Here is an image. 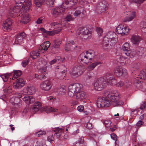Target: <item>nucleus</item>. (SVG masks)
Returning <instances> with one entry per match:
<instances>
[{
    "instance_id": "26",
    "label": "nucleus",
    "mask_w": 146,
    "mask_h": 146,
    "mask_svg": "<svg viewBox=\"0 0 146 146\" xmlns=\"http://www.w3.org/2000/svg\"><path fill=\"white\" fill-rule=\"evenodd\" d=\"M40 52H41L40 51H32L30 53V57L33 59H36L39 56Z\"/></svg>"
},
{
    "instance_id": "55",
    "label": "nucleus",
    "mask_w": 146,
    "mask_h": 146,
    "mask_svg": "<svg viewBox=\"0 0 146 146\" xmlns=\"http://www.w3.org/2000/svg\"><path fill=\"white\" fill-rule=\"evenodd\" d=\"M104 124L106 127L109 129V127H110V124L108 121L106 120L104 121Z\"/></svg>"
},
{
    "instance_id": "39",
    "label": "nucleus",
    "mask_w": 146,
    "mask_h": 146,
    "mask_svg": "<svg viewBox=\"0 0 146 146\" xmlns=\"http://www.w3.org/2000/svg\"><path fill=\"white\" fill-rule=\"evenodd\" d=\"M123 27V25H119L116 28L115 31L118 34H121L122 29Z\"/></svg>"
},
{
    "instance_id": "35",
    "label": "nucleus",
    "mask_w": 146,
    "mask_h": 146,
    "mask_svg": "<svg viewBox=\"0 0 146 146\" xmlns=\"http://www.w3.org/2000/svg\"><path fill=\"white\" fill-rule=\"evenodd\" d=\"M13 73L9 74H5L0 75V77L2 78L4 82H6L7 81L9 77Z\"/></svg>"
},
{
    "instance_id": "64",
    "label": "nucleus",
    "mask_w": 146,
    "mask_h": 146,
    "mask_svg": "<svg viewBox=\"0 0 146 146\" xmlns=\"http://www.w3.org/2000/svg\"><path fill=\"white\" fill-rule=\"evenodd\" d=\"M141 27H143V29H146V22H143L141 23Z\"/></svg>"
},
{
    "instance_id": "12",
    "label": "nucleus",
    "mask_w": 146,
    "mask_h": 146,
    "mask_svg": "<svg viewBox=\"0 0 146 146\" xmlns=\"http://www.w3.org/2000/svg\"><path fill=\"white\" fill-rule=\"evenodd\" d=\"M53 131L55 133L54 136L60 140H63L62 136L63 135L64 129L59 127H55Z\"/></svg>"
},
{
    "instance_id": "34",
    "label": "nucleus",
    "mask_w": 146,
    "mask_h": 146,
    "mask_svg": "<svg viewBox=\"0 0 146 146\" xmlns=\"http://www.w3.org/2000/svg\"><path fill=\"white\" fill-rule=\"evenodd\" d=\"M22 74V72L20 70H13V76L11 79L13 80L17 78L20 76Z\"/></svg>"
},
{
    "instance_id": "38",
    "label": "nucleus",
    "mask_w": 146,
    "mask_h": 146,
    "mask_svg": "<svg viewBox=\"0 0 146 146\" xmlns=\"http://www.w3.org/2000/svg\"><path fill=\"white\" fill-rule=\"evenodd\" d=\"M135 83L137 84V86L139 87L140 88H142L143 87V86L141 85V84H142V86L144 84H145V83L143 82L140 81L138 79H136L135 80Z\"/></svg>"
},
{
    "instance_id": "49",
    "label": "nucleus",
    "mask_w": 146,
    "mask_h": 146,
    "mask_svg": "<svg viewBox=\"0 0 146 146\" xmlns=\"http://www.w3.org/2000/svg\"><path fill=\"white\" fill-rule=\"evenodd\" d=\"M81 139L82 140L79 142H76L75 143H74L73 145L74 146H81V144L83 142V137H82L81 138Z\"/></svg>"
},
{
    "instance_id": "16",
    "label": "nucleus",
    "mask_w": 146,
    "mask_h": 146,
    "mask_svg": "<svg viewBox=\"0 0 146 146\" xmlns=\"http://www.w3.org/2000/svg\"><path fill=\"white\" fill-rule=\"evenodd\" d=\"M25 84L24 80L21 78L17 79L15 83H13V87L15 89H18L20 87L23 86Z\"/></svg>"
},
{
    "instance_id": "20",
    "label": "nucleus",
    "mask_w": 146,
    "mask_h": 146,
    "mask_svg": "<svg viewBox=\"0 0 146 146\" xmlns=\"http://www.w3.org/2000/svg\"><path fill=\"white\" fill-rule=\"evenodd\" d=\"M50 44V42L49 41L44 42L40 45V47L39 48V50L41 52L44 53L45 50H46L48 49Z\"/></svg>"
},
{
    "instance_id": "36",
    "label": "nucleus",
    "mask_w": 146,
    "mask_h": 146,
    "mask_svg": "<svg viewBox=\"0 0 146 146\" xmlns=\"http://www.w3.org/2000/svg\"><path fill=\"white\" fill-rule=\"evenodd\" d=\"M101 64L100 62H96L93 63L88 67V69L89 70H92L97 65Z\"/></svg>"
},
{
    "instance_id": "45",
    "label": "nucleus",
    "mask_w": 146,
    "mask_h": 146,
    "mask_svg": "<svg viewBox=\"0 0 146 146\" xmlns=\"http://www.w3.org/2000/svg\"><path fill=\"white\" fill-rule=\"evenodd\" d=\"M66 88L65 86L64 85L60 86L58 88L57 90L59 91H63L66 90Z\"/></svg>"
},
{
    "instance_id": "27",
    "label": "nucleus",
    "mask_w": 146,
    "mask_h": 146,
    "mask_svg": "<svg viewBox=\"0 0 146 146\" xmlns=\"http://www.w3.org/2000/svg\"><path fill=\"white\" fill-rule=\"evenodd\" d=\"M139 76L137 77L140 79L144 80L146 79V69H143L140 72Z\"/></svg>"
},
{
    "instance_id": "21",
    "label": "nucleus",
    "mask_w": 146,
    "mask_h": 146,
    "mask_svg": "<svg viewBox=\"0 0 146 146\" xmlns=\"http://www.w3.org/2000/svg\"><path fill=\"white\" fill-rule=\"evenodd\" d=\"M110 41V33L108 32L105 36L103 40V47L104 49H106L109 45Z\"/></svg>"
},
{
    "instance_id": "22",
    "label": "nucleus",
    "mask_w": 146,
    "mask_h": 146,
    "mask_svg": "<svg viewBox=\"0 0 146 146\" xmlns=\"http://www.w3.org/2000/svg\"><path fill=\"white\" fill-rule=\"evenodd\" d=\"M142 40V38L139 36L136 35H133L131 38V42L134 44H138Z\"/></svg>"
},
{
    "instance_id": "32",
    "label": "nucleus",
    "mask_w": 146,
    "mask_h": 146,
    "mask_svg": "<svg viewBox=\"0 0 146 146\" xmlns=\"http://www.w3.org/2000/svg\"><path fill=\"white\" fill-rule=\"evenodd\" d=\"M135 12H132L131 13L129 17H126L125 18L124 20V22H126L127 21H130L132 20L135 17Z\"/></svg>"
},
{
    "instance_id": "54",
    "label": "nucleus",
    "mask_w": 146,
    "mask_h": 146,
    "mask_svg": "<svg viewBox=\"0 0 146 146\" xmlns=\"http://www.w3.org/2000/svg\"><path fill=\"white\" fill-rule=\"evenodd\" d=\"M84 107L83 106H78L77 108V110L79 112H81L84 110Z\"/></svg>"
},
{
    "instance_id": "48",
    "label": "nucleus",
    "mask_w": 146,
    "mask_h": 146,
    "mask_svg": "<svg viewBox=\"0 0 146 146\" xmlns=\"http://www.w3.org/2000/svg\"><path fill=\"white\" fill-rule=\"evenodd\" d=\"M117 39H111V40H110L111 42L110 44V45L111 46H114L115 45L117 42Z\"/></svg>"
},
{
    "instance_id": "62",
    "label": "nucleus",
    "mask_w": 146,
    "mask_h": 146,
    "mask_svg": "<svg viewBox=\"0 0 146 146\" xmlns=\"http://www.w3.org/2000/svg\"><path fill=\"white\" fill-rule=\"evenodd\" d=\"M145 103L143 102L142 104H141L140 107V108L141 110H143L144 109L145 107Z\"/></svg>"
},
{
    "instance_id": "31",
    "label": "nucleus",
    "mask_w": 146,
    "mask_h": 146,
    "mask_svg": "<svg viewBox=\"0 0 146 146\" xmlns=\"http://www.w3.org/2000/svg\"><path fill=\"white\" fill-rule=\"evenodd\" d=\"M66 107L63 106L59 108V111L57 113V114L63 115L66 113Z\"/></svg>"
},
{
    "instance_id": "24",
    "label": "nucleus",
    "mask_w": 146,
    "mask_h": 146,
    "mask_svg": "<svg viewBox=\"0 0 146 146\" xmlns=\"http://www.w3.org/2000/svg\"><path fill=\"white\" fill-rule=\"evenodd\" d=\"M23 100L27 104L33 103L35 101V99L32 96H25L23 98Z\"/></svg>"
},
{
    "instance_id": "30",
    "label": "nucleus",
    "mask_w": 146,
    "mask_h": 146,
    "mask_svg": "<svg viewBox=\"0 0 146 146\" xmlns=\"http://www.w3.org/2000/svg\"><path fill=\"white\" fill-rule=\"evenodd\" d=\"M44 110L47 113H49L51 112H57L58 111V109L49 106L45 107Z\"/></svg>"
},
{
    "instance_id": "5",
    "label": "nucleus",
    "mask_w": 146,
    "mask_h": 146,
    "mask_svg": "<svg viewBox=\"0 0 146 146\" xmlns=\"http://www.w3.org/2000/svg\"><path fill=\"white\" fill-rule=\"evenodd\" d=\"M64 27H66V25H62V23L53 22L50 23L48 29L51 31L52 36L58 33Z\"/></svg>"
},
{
    "instance_id": "41",
    "label": "nucleus",
    "mask_w": 146,
    "mask_h": 146,
    "mask_svg": "<svg viewBox=\"0 0 146 146\" xmlns=\"http://www.w3.org/2000/svg\"><path fill=\"white\" fill-rule=\"evenodd\" d=\"M116 84V81L113 75L110 74V85H115Z\"/></svg>"
},
{
    "instance_id": "42",
    "label": "nucleus",
    "mask_w": 146,
    "mask_h": 146,
    "mask_svg": "<svg viewBox=\"0 0 146 146\" xmlns=\"http://www.w3.org/2000/svg\"><path fill=\"white\" fill-rule=\"evenodd\" d=\"M25 90L27 91H35L36 90V89L34 86L30 85L28 86L25 88Z\"/></svg>"
},
{
    "instance_id": "4",
    "label": "nucleus",
    "mask_w": 146,
    "mask_h": 146,
    "mask_svg": "<svg viewBox=\"0 0 146 146\" xmlns=\"http://www.w3.org/2000/svg\"><path fill=\"white\" fill-rule=\"evenodd\" d=\"M77 1V0H67L64 1L62 5L59 7H56L52 10L51 14L54 17H56L59 15L61 13L63 12L65 10V8H63L64 4L69 5L68 7L70 8L75 5Z\"/></svg>"
},
{
    "instance_id": "23",
    "label": "nucleus",
    "mask_w": 146,
    "mask_h": 146,
    "mask_svg": "<svg viewBox=\"0 0 146 146\" xmlns=\"http://www.w3.org/2000/svg\"><path fill=\"white\" fill-rule=\"evenodd\" d=\"M60 70V76H59V78L60 79H62L64 78L65 76L66 71V68L64 66L62 65L59 68Z\"/></svg>"
},
{
    "instance_id": "37",
    "label": "nucleus",
    "mask_w": 146,
    "mask_h": 146,
    "mask_svg": "<svg viewBox=\"0 0 146 146\" xmlns=\"http://www.w3.org/2000/svg\"><path fill=\"white\" fill-rule=\"evenodd\" d=\"M26 34L24 32H22L18 34L17 36V37L19 38V42H23V39L25 37Z\"/></svg>"
},
{
    "instance_id": "59",
    "label": "nucleus",
    "mask_w": 146,
    "mask_h": 146,
    "mask_svg": "<svg viewBox=\"0 0 146 146\" xmlns=\"http://www.w3.org/2000/svg\"><path fill=\"white\" fill-rule=\"evenodd\" d=\"M117 128V127L115 125H113V126L111 125V127H110V130L113 132Z\"/></svg>"
},
{
    "instance_id": "50",
    "label": "nucleus",
    "mask_w": 146,
    "mask_h": 146,
    "mask_svg": "<svg viewBox=\"0 0 146 146\" xmlns=\"http://www.w3.org/2000/svg\"><path fill=\"white\" fill-rule=\"evenodd\" d=\"M29 61L28 59H25L23 61L22 65L23 67H25V66L28 64Z\"/></svg>"
},
{
    "instance_id": "47",
    "label": "nucleus",
    "mask_w": 146,
    "mask_h": 146,
    "mask_svg": "<svg viewBox=\"0 0 146 146\" xmlns=\"http://www.w3.org/2000/svg\"><path fill=\"white\" fill-rule=\"evenodd\" d=\"M46 133V132L44 131L41 130L36 133H35V135H38V137H40V135H44Z\"/></svg>"
},
{
    "instance_id": "28",
    "label": "nucleus",
    "mask_w": 146,
    "mask_h": 146,
    "mask_svg": "<svg viewBox=\"0 0 146 146\" xmlns=\"http://www.w3.org/2000/svg\"><path fill=\"white\" fill-rule=\"evenodd\" d=\"M75 94L77 99L81 100L84 98L85 93L84 92H76Z\"/></svg>"
},
{
    "instance_id": "33",
    "label": "nucleus",
    "mask_w": 146,
    "mask_h": 146,
    "mask_svg": "<svg viewBox=\"0 0 146 146\" xmlns=\"http://www.w3.org/2000/svg\"><path fill=\"white\" fill-rule=\"evenodd\" d=\"M40 30L42 32L43 35L45 37H46L47 36H52L51 31H46L44 28H41L40 29Z\"/></svg>"
},
{
    "instance_id": "3",
    "label": "nucleus",
    "mask_w": 146,
    "mask_h": 146,
    "mask_svg": "<svg viewBox=\"0 0 146 146\" xmlns=\"http://www.w3.org/2000/svg\"><path fill=\"white\" fill-rule=\"evenodd\" d=\"M109 74H105L103 77L98 78L95 81L94 89L95 90H102L108 84Z\"/></svg>"
},
{
    "instance_id": "29",
    "label": "nucleus",
    "mask_w": 146,
    "mask_h": 146,
    "mask_svg": "<svg viewBox=\"0 0 146 146\" xmlns=\"http://www.w3.org/2000/svg\"><path fill=\"white\" fill-rule=\"evenodd\" d=\"M70 44L73 45H75V46L73 47L74 48H76L77 47V45L75 44V43L74 41L72 40H70L67 42L65 45V50H66L68 51L70 50Z\"/></svg>"
},
{
    "instance_id": "17",
    "label": "nucleus",
    "mask_w": 146,
    "mask_h": 146,
    "mask_svg": "<svg viewBox=\"0 0 146 146\" xmlns=\"http://www.w3.org/2000/svg\"><path fill=\"white\" fill-rule=\"evenodd\" d=\"M12 21L9 18L6 20L4 22L3 26V29L4 30L9 31L11 28Z\"/></svg>"
},
{
    "instance_id": "52",
    "label": "nucleus",
    "mask_w": 146,
    "mask_h": 146,
    "mask_svg": "<svg viewBox=\"0 0 146 146\" xmlns=\"http://www.w3.org/2000/svg\"><path fill=\"white\" fill-rule=\"evenodd\" d=\"M73 19L72 17L70 15H68L66 18L65 20L67 21H71L73 20Z\"/></svg>"
},
{
    "instance_id": "46",
    "label": "nucleus",
    "mask_w": 146,
    "mask_h": 146,
    "mask_svg": "<svg viewBox=\"0 0 146 146\" xmlns=\"http://www.w3.org/2000/svg\"><path fill=\"white\" fill-rule=\"evenodd\" d=\"M111 138L115 141V144H116V141L117 139V136L114 133H112L110 135Z\"/></svg>"
},
{
    "instance_id": "60",
    "label": "nucleus",
    "mask_w": 146,
    "mask_h": 146,
    "mask_svg": "<svg viewBox=\"0 0 146 146\" xmlns=\"http://www.w3.org/2000/svg\"><path fill=\"white\" fill-rule=\"evenodd\" d=\"M123 82L122 81H120L117 83L116 84V86L118 87H121L122 86H123Z\"/></svg>"
},
{
    "instance_id": "18",
    "label": "nucleus",
    "mask_w": 146,
    "mask_h": 146,
    "mask_svg": "<svg viewBox=\"0 0 146 146\" xmlns=\"http://www.w3.org/2000/svg\"><path fill=\"white\" fill-rule=\"evenodd\" d=\"M110 98V102H111L110 105L112 104L113 106H116L117 102L119 99V94L116 93L113 94L111 95Z\"/></svg>"
},
{
    "instance_id": "7",
    "label": "nucleus",
    "mask_w": 146,
    "mask_h": 146,
    "mask_svg": "<svg viewBox=\"0 0 146 146\" xmlns=\"http://www.w3.org/2000/svg\"><path fill=\"white\" fill-rule=\"evenodd\" d=\"M130 44L128 42L125 43L122 46V50L123 53L127 56L133 58L136 55L137 52L134 50H131Z\"/></svg>"
},
{
    "instance_id": "1",
    "label": "nucleus",
    "mask_w": 146,
    "mask_h": 146,
    "mask_svg": "<svg viewBox=\"0 0 146 146\" xmlns=\"http://www.w3.org/2000/svg\"><path fill=\"white\" fill-rule=\"evenodd\" d=\"M94 56V52L92 50H88L81 53L78 59V61L81 62V64L76 66L73 68L71 72L72 77L74 78L80 75L83 72L82 70L85 68V65L91 62V60Z\"/></svg>"
},
{
    "instance_id": "25",
    "label": "nucleus",
    "mask_w": 146,
    "mask_h": 146,
    "mask_svg": "<svg viewBox=\"0 0 146 146\" xmlns=\"http://www.w3.org/2000/svg\"><path fill=\"white\" fill-rule=\"evenodd\" d=\"M18 94H19V95L15 97H15H13L10 100V102L11 103L13 104L16 105L17 104V103H16L15 101L16 100H17L18 102H19L20 100L19 98L21 97L22 96L20 94H19L17 93V95Z\"/></svg>"
},
{
    "instance_id": "9",
    "label": "nucleus",
    "mask_w": 146,
    "mask_h": 146,
    "mask_svg": "<svg viewBox=\"0 0 146 146\" xmlns=\"http://www.w3.org/2000/svg\"><path fill=\"white\" fill-rule=\"evenodd\" d=\"M26 0H15L16 6L13 8H11L9 11V13L13 14L19 12L20 7L22 5Z\"/></svg>"
},
{
    "instance_id": "13",
    "label": "nucleus",
    "mask_w": 146,
    "mask_h": 146,
    "mask_svg": "<svg viewBox=\"0 0 146 146\" xmlns=\"http://www.w3.org/2000/svg\"><path fill=\"white\" fill-rule=\"evenodd\" d=\"M52 86L51 82L49 80H46L42 82L40 84L41 88L44 90L48 91Z\"/></svg>"
},
{
    "instance_id": "43",
    "label": "nucleus",
    "mask_w": 146,
    "mask_h": 146,
    "mask_svg": "<svg viewBox=\"0 0 146 146\" xmlns=\"http://www.w3.org/2000/svg\"><path fill=\"white\" fill-rule=\"evenodd\" d=\"M118 37L116 33L114 31L111 32L110 31V39H117Z\"/></svg>"
},
{
    "instance_id": "57",
    "label": "nucleus",
    "mask_w": 146,
    "mask_h": 146,
    "mask_svg": "<svg viewBox=\"0 0 146 146\" xmlns=\"http://www.w3.org/2000/svg\"><path fill=\"white\" fill-rule=\"evenodd\" d=\"M47 140L48 141L50 142L53 141L54 140V138L53 136V135H52L48 136L47 138Z\"/></svg>"
},
{
    "instance_id": "15",
    "label": "nucleus",
    "mask_w": 146,
    "mask_h": 146,
    "mask_svg": "<svg viewBox=\"0 0 146 146\" xmlns=\"http://www.w3.org/2000/svg\"><path fill=\"white\" fill-rule=\"evenodd\" d=\"M82 85L78 83H75L69 85L68 87L69 91H81V88Z\"/></svg>"
},
{
    "instance_id": "53",
    "label": "nucleus",
    "mask_w": 146,
    "mask_h": 146,
    "mask_svg": "<svg viewBox=\"0 0 146 146\" xmlns=\"http://www.w3.org/2000/svg\"><path fill=\"white\" fill-rule=\"evenodd\" d=\"M81 13L80 11V10H77L75 11L73 13V15L74 17H77Z\"/></svg>"
},
{
    "instance_id": "8",
    "label": "nucleus",
    "mask_w": 146,
    "mask_h": 146,
    "mask_svg": "<svg viewBox=\"0 0 146 146\" xmlns=\"http://www.w3.org/2000/svg\"><path fill=\"white\" fill-rule=\"evenodd\" d=\"M80 32V34H81L83 38L84 39L90 38L91 36V32L86 27H81L79 29Z\"/></svg>"
},
{
    "instance_id": "2",
    "label": "nucleus",
    "mask_w": 146,
    "mask_h": 146,
    "mask_svg": "<svg viewBox=\"0 0 146 146\" xmlns=\"http://www.w3.org/2000/svg\"><path fill=\"white\" fill-rule=\"evenodd\" d=\"M31 5V0H28L19 12L17 13H14L13 14L9 13V15L12 17L14 16L18 17V16H21V22L24 24L27 23L29 22L30 20L29 15L27 12L30 10Z\"/></svg>"
},
{
    "instance_id": "51",
    "label": "nucleus",
    "mask_w": 146,
    "mask_h": 146,
    "mask_svg": "<svg viewBox=\"0 0 146 146\" xmlns=\"http://www.w3.org/2000/svg\"><path fill=\"white\" fill-rule=\"evenodd\" d=\"M62 42V41L60 39H57L55 40L54 41V43L56 46H58L60 45Z\"/></svg>"
},
{
    "instance_id": "40",
    "label": "nucleus",
    "mask_w": 146,
    "mask_h": 146,
    "mask_svg": "<svg viewBox=\"0 0 146 146\" xmlns=\"http://www.w3.org/2000/svg\"><path fill=\"white\" fill-rule=\"evenodd\" d=\"M129 30V28L127 27H124L123 26V27L122 29V33L121 35L122 36L127 35Z\"/></svg>"
},
{
    "instance_id": "63",
    "label": "nucleus",
    "mask_w": 146,
    "mask_h": 146,
    "mask_svg": "<svg viewBox=\"0 0 146 146\" xmlns=\"http://www.w3.org/2000/svg\"><path fill=\"white\" fill-rule=\"evenodd\" d=\"M3 90L4 91H8L10 90L11 89V88L10 87H7V86H5L4 87Z\"/></svg>"
},
{
    "instance_id": "19",
    "label": "nucleus",
    "mask_w": 146,
    "mask_h": 146,
    "mask_svg": "<svg viewBox=\"0 0 146 146\" xmlns=\"http://www.w3.org/2000/svg\"><path fill=\"white\" fill-rule=\"evenodd\" d=\"M41 108V103L37 102H36L33 106L31 108V110L33 113H35L38 112Z\"/></svg>"
},
{
    "instance_id": "11",
    "label": "nucleus",
    "mask_w": 146,
    "mask_h": 146,
    "mask_svg": "<svg viewBox=\"0 0 146 146\" xmlns=\"http://www.w3.org/2000/svg\"><path fill=\"white\" fill-rule=\"evenodd\" d=\"M55 0H34V3L35 6L36 7H39L45 2L46 4L50 6H52Z\"/></svg>"
},
{
    "instance_id": "6",
    "label": "nucleus",
    "mask_w": 146,
    "mask_h": 146,
    "mask_svg": "<svg viewBox=\"0 0 146 146\" xmlns=\"http://www.w3.org/2000/svg\"><path fill=\"white\" fill-rule=\"evenodd\" d=\"M109 94L108 93L104 94V97H99L97 102V105L98 107H109L110 105Z\"/></svg>"
},
{
    "instance_id": "56",
    "label": "nucleus",
    "mask_w": 146,
    "mask_h": 146,
    "mask_svg": "<svg viewBox=\"0 0 146 146\" xmlns=\"http://www.w3.org/2000/svg\"><path fill=\"white\" fill-rule=\"evenodd\" d=\"M144 123V122L143 121L140 120L137 122L136 125L137 127H140L141 125L143 124Z\"/></svg>"
},
{
    "instance_id": "14",
    "label": "nucleus",
    "mask_w": 146,
    "mask_h": 146,
    "mask_svg": "<svg viewBox=\"0 0 146 146\" xmlns=\"http://www.w3.org/2000/svg\"><path fill=\"white\" fill-rule=\"evenodd\" d=\"M46 71V68L45 67L40 68L38 72V74H35V77L38 78L41 80L45 79L46 77L44 75Z\"/></svg>"
},
{
    "instance_id": "58",
    "label": "nucleus",
    "mask_w": 146,
    "mask_h": 146,
    "mask_svg": "<svg viewBox=\"0 0 146 146\" xmlns=\"http://www.w3.org/2000/svg\"><path fill=\"white\" fill-rule=\"evenodd\" d=\"M19 38H17L16 37V38L15 39V41L14 42V44H21L23 42H19Z\"/></svg>"
},
{
    "instance_id": "44",
    "label": "nucleus",
    "mask_w": 146,
    "mask_h": 146,
    "mask_svg": "<svg viewBox=\"0 0 146 146\" xmlns=\"http://www.w3.org/2000/svg\"><path fill=\"white\" fill-rule=\"evenodd\" d=\"M96 30L99 36H101L102 35L103 31L102 28L100 27H97L96 29Z\"/></svg>"
},
{
    "instance_id": "10",
    "label": "nucleus",
    "mask_w": 146,
    "mask_h": 146,
    "mask_svg": "<svg viewBox=\"0 0 146 146\" xmlns=\"http://www.w3.org/2000/svg\"><path fill=\"white\" fill-rule=\"evenodd\" d=\"M114 73L117 77H124L127 74V70L121 66H117L115 68Z\"/></svg>"
},
{
    "instance_id": "61",
    "label": "nucleus",
    "mask_w": 146,
    "mask_h": 146,
    "mask_svg": "<svg viewBox=\"0 0 146 146\" xmlns=\"http://www.w3.org/2000/svg\"><path fill=\"white\" fill-rule=\"evenodd\" d=\"M86 127L88 129H91L92 128V124L90 123H87L86 124Z\"/></svg>"
}]
</instances>
